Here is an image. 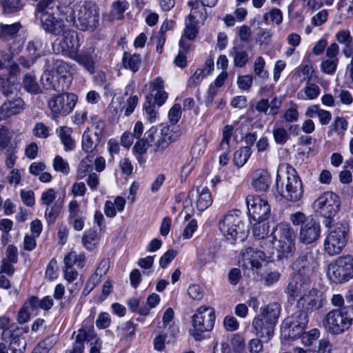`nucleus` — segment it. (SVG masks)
Wrapping results in <instances>:
<instances>
[{
    "mask_svg": "<svg viewBox=\"0 0 353 353\" xmlns=\"http://www.w3.org/2000/svg\"><path fill=\"white\" fill-rule=\"evenodd\" d=\"M268 223L263 221H257L253 227V235L260 241L271 238L279 260L292 256L296 250V232L291 225L288 223H279L274 228L270 235H268Z\"/></svg>",
    "mask_w": 353,
    "mask_h": 353,
    "instance_id": "f257e3e1",
    "label": "nucleus"
},
{
    "mask_svg": "<svg viewBox=\"0 0 353 353\" xmlns=\"http://www.w3.org/2000/svg\"><path fill=\"white\" fill-rule=\"evenodd\" d=\"M276 188L283 198L291 202L299 201L303 195L300 177L296 170L287 163H281L278 167Z\"/></svg>",
    "mask_w": 353,
    "mask_h": 353,
    "instance_id": "f03ea898",
    "label": "nucleus"
},
{
    "mask_svg": "<svg viewBox=\"0 0 353 353\" xmlns=\"http://www.w3.org/2000/svg\"><path fill=\"white\" fill-rule=\"evenodd\" d=\"M146 141L139 139L134 146V150L139 154L146 152L148 145H154L159 150H163L168 145L176 141L180 136V132L176 126H169L161 124L152 126L145 133Z\"/></svg>",
    "mask_w": 353,
    "mask_h": 353,
    "instance_id": "7ed1b4c3",
    "label": "nucleus"
},
{
    "mask_svg": "<svg viewBox=\"0 0 353 353\" xmlns=\"http://www.w3.org/2000/svg\"><path fill=\"white\" fill-rule=\"evenodd\" d=\"M69 16L65 21L81 30H92L97 28L99 22L97 6L92 2H79L68 8Z\"/></svg>",
    "mask_w": 353,
    "mask_h": 353,
    "instance_id": "20e7f679",
    "label": "nucleus"
},
{
    "mask_svg": "<svg viewBox=\"0 0 353 353\" xmlns=\"http://www.w3.org/2000/svg\"><path fill=\"white\" fill-rule=\"evenodd\" d=\"M272 239L259 241V248H247L242 250L239 261L240 265L247 270H258L262 262H268L276 252L272 243Z\"/></svg>",
    "mask_w": 353,
    "mask_h": 353,
    "instance_id": "39448f33",
    "label": "nucleus"
},
{
    "mask_svg": "<svg viewBox=\"0 0 353 353\" xmlns=\"http://www.w3.org/2000/svg\"><path fill=\"white\" fill-rule=\"evenodd\" d=\"M222 234L231 241L244 240L249 232V225L244 222L241 211L232 210L228 212L219 222Z\"/></svg>",
    "mask_w": 353,
    "mask_h": 353,
    "instance_id": "423d86ee",
    "label": "nucleus"
},
{
    "mask_svg": "<svg viewBox=\"0 0 353 353\" xmlns=\"http://www.w3.org/2000/svg\"><path fill=\"white\" fill-rule=\"evenodd\" d=\"M352 323V306L333 309L325 315L323 321L325 330L332 335L343 334L350 328Z\"/></svg>",
    "mask_w": 353,
    "mask_h": 353,
    "instance_id": "0eeeda50",
    "label": "nucleus"
},
{
    "mask_svg": "<svg viewBox=\"0 0 353 353\" xmlns=\"http://www.w3.org/2000/svg\"><path fill=\"white\" fill-rule=\"evenodd\" d=\"M328 230L323 241L325 252L333 256L340 254L346 246L349 237V225L346 222H337L328 225Z\"/></svg>",
    "mask_w": 353,
    "mask_h": 353,
    "instance_id": "6e6552de",
    "label": "nucleus"
},
{
    "mask_svg": "<svg viewBox=\"0 0 353 353\" xmlns=\"http://www.w3.org/2000/svg\"><path fill=\"white\" fill-rule=\"evenodd\" d=\"M341 206L340 199L333 192L327 191L321 194L313 202L312 208L314 213L325 218V225L328 227L331 220L335 216Z\"/></svg>",
    "mask_w": 353,
    "mask_h": 353,
    "instance_id": "1a4fd4ad",
    "label": "nucleus"
},
{
    "mask_svg": "<svg viewBox=\"0 0 353 353\" xmlns=\"http://www.w3.org/2000/svg\"><path fill=\"white\" fill-rule=\"evenodd\" d=\"M326 275L335 283H342L353 278V257L350 255L339 256L327 266Z\"/></svg>",
    "mask_w": 353,
    "mask_h": 353,
    "instance_id": "9d476101",
    "label": "nucleus"
},
{
    "mask_svg": "<svg viewBox=\"0 0 353 353\" xmlns=\"http://www.w3.org/2000/svg\"><path fill=\"white\" fill-rule=\"evenodd\" d=\"M57 8L56 3L52 4L49 8L36 10V17L40 20L41 27L48 33L54 36L61 35L65 31L68 25L64 20L55 16L54 11Z\"/></svg>",
    "mask_w": 353,
    "mask_h": 353,
    "instance_id": "9b49d317",
    "label": "nucleus"
},
{
    "mask_svg": "<svg viewBox=\"0 0 353 353\" xmlns=\"http://www.w3.org/2000/svg\"><path fill=\"white\" fill-rule=\"evenodd\" d=\"M77 101V95L73 93L64 92L53 96L48 103L51 118L57 119L61 116L69 114L74 108Z\"/></svg>",
    "mask_w": 353,
    "mask_h": 353,
    "instance_id": "f8f14e48",
    "label": "nucleus"
},
{
    "mask_svg": "<svg viewBox=\"0 0 353 353\" xmlns=\"http://www.w3.org/2000/svg\"><path fill=\"white\" fill-rule=\"evenodd\" d=\"M215 318L213 308L208 306H201L198 308L192 319L194 337L199 339L201 333L212 330L214 325Z\"/></svg>",
    "mask_w": 353,
    "mask_h": 353,
    "instance_id": "ddd939ff",
    "label": "nucleus"
},
{
    "mask_svg": "<svg viewBox=\"0 0 353 353\" xmlns=\"http://www.w3.org/2000/svg\"><path fill=\"white\" fill-rule=\"evenodd\" d=\"M245 201L249 215L254 221H264L269 217L270 206L265 198L250 194Z\"/></svg>",
    "mask_w": 353,
    "mask_h": 353,
    "instance_id": "4468645a",
    "label": "nucleus"
},
{
    "mask_svg": "<svg viewBox=\"0 0 353 353\" xmlns=\"http://www.w3.org/2000/svg\"><path fill=\"white\" fill-rule=\"evenodd\" d=\"M316 267V261L313 252L310 250H307L293 263L292 266V274H299L300 276L310 279V276Z\"/></svg>",
    "mask_w": 353,
    "mask_h": 353,
    "instance_id": "2eb2a0df",
    "label": "nucleus"
},
{
    "mask_svg": "<svg viewBox=\"0 0 353 353\" xmlns=\"http://www.w3.org/2000/svg\"><path fill=\"white\" fill-rule=\"evenodd\" d=\"M307 322V315L305 312H296L290 317L285 319L282 324V329H283V332H286V330H288L289 337L295 339L300 337L304 332Z\"/></svg>",
    "mask_w": 353,
    "mask_h": 353,
    "instance_id": "dca6fc26",
    "label": "nucleus"
},
{
    "mask_svg": "<svg viewBox=\"0 0 353 353\" xmlns=\"http://www.w3.org/2000/svg\"><path fill=\"white\" fill-rule=\"evenodd\" d=\"M310 287V279L292 274L285 292L291 300L299 301Z\"/></svg>",
    "mask_w": 353,
    "mask_h": 353,
    "instance_id": "f3484780",
    "label": "nucleus"
},
{
    "mask_svg": "<svg viewBox=\"0 0 353 353\" xmlns=\"http://www.w3.org/2000/svg\"><path fill=\"white\" fill-rule=\"evenodd\" d=\"M61 35L62 39L59 41L57 52H61L70 59L76 52H78L81 46L78 34L76 31L70 30L68 27Z\"/></svg>",
    "mask_w": 353,
    "mask_h": 353,
    "instance_id": "a211bd4d",
    "label": "nucleus"
},
{
    "mask_svg": "<svg viewBox=\"0 0 353 353\" xmlns=\"http://www.w3.org/2000/svg\"><path fill=\"white\" fill-rule=\"evenodd\" d=\"M321 234V227L319 222L310 218L300 227L299 241L304 245H311L319 239Z\"/></svg>",
    "mask_w": 353,
    "mask_h": 353,
    "instance_id": "6ab92c4d",
    "label": "nucleus"
},
{
    "mask_svg": "<svg viewBox=\"0 0 353 353\" xmlns=\"http://www.w3.org/2000/svg\"><path fill=\"white\" fill-rule=\"evenodd\" d=\"M70 59L82 65L90 74L94 73L97 54L93 46H85L81 51L79 50Z\"/></svg>",
    "mask_w": 353,
    "mask_h": 353,
    "instance_id": "aec40b11",
    "label": "nucleus"
},
{
    "mask_svg": "<svg viewBox=\"0 0 353 353\" xmlns=\"http://www.w3.org/2000/svg\"><path fill=\"white\" fill-rule=\"evenodd\" d=\"M212 353H248L245 350L244 338L240 334H234L230 340L229 345L225 341L219 344L215 343Z\"/></svg>",
    "mask_w": 353,
    "mask_h": 353,
    "instance_id": "412c9836",
    "label": "nucleus"
},
{
    "mask_svg": "<svg viewBox=\"0 0 353 353\" xmlns=\"http://www.w3.org/2000/svg\"><path fill=\"white\" fill-rule=\"evenodd\" d=\"M243 139V132L237 124L227 125L223 130V138L220 147L221 150L229 151L230 147L236 145Z\"/></svg>",
    "mask_w": 353,
    "mask_h": 353,
    "instance_id": "4be33fe9",
    "label": "nucleus"
},
{
    "mask_svg": "<svg viewBox=\"0 0 353 353\" xmlns=\"http://www.w3.org/2000/svg\"><path fill=\"white\" fill-rule=\"evenodd\" d=\"M20 69L17 64L12 63L9 69L8 74L0 75V88L5 93L12 92L19 85L18 74Z\"/></svg>",
    "mask_w": 353,
    "mask_h": 353,
    "instance_id": "5701e85b",
    "label": "nucleus"
},
{
    "mask_svg": "<svg viewBox=\"0 0 353 353\" xmlns=\"http://www.w3.org/2000/svg\"><path fill=\"white\" fill-rule=\"evenodd\" d=\"M68 219L72 228L77 231L83 229L86 220V213L80 209V204L74 199L68 203Z\"/></svg>",
    "mask_w": 353,
    "mask_h": 353,
    "instance_id": "b1692460",
    "label": "nucleus"
},
{
    "mask_svg": "<svg viewBox=\"0 0 353 353\" xmlns=\"http://www.w3.org/2000/svg\"><path fill=\"white\" fill-rule=\"evenodd\" d=\"M42 43L41 41H32L28 42L26 51L28 54L26 57H21L19 59L20 63L25 68H30L41 56V48Z\"/></svg>",
    "mask_w": 353,
    "mask_h": 353,
    "instance_id": "393cba45",
    "label": "nucleus"
},
{
    "mask_svg": "<svg viewBox=\"0 0 353 353\" xmlns=\"http://www.w3.org/2000/svg\"><path fill=\"white\" fill-rule=\"evenodd\" d=\"M252 325L258 336L269 339L272 336L274 327L268 325V320L263 318L261 312L254 317Z\"/></svg>",
    "mask_w": 353,
    "mask_h": 353,
    "instance_id": "a878e982",
    "label": "nucleus"
},
{
    "mask_svg": "<svg viewBox=\"0 0 353 353\" xmlns=\"http://www.w3.org/2000/svg\"><path fill=\"white\" fill-rule=\"evenodd\" d=\"M24 109V102L21 98L5 102L0 108V120H6L19 114Z\"/></svg>",
    "mask_w": 353,
    "mask_h": 353,
    "instance_id": "bb28decb",
    "label": "nucleus"
},
{
    "mask_svg": "<svg viewBox=\"0 0 353 353\" xmlns=\"http://www.w3.org/2000/svg\"><path fill=\"white\" fill-rule=\"evenodd\" d=\"M214 70V61L212 59H208L205 63L197 68L194 73L191 76L188 81V87H195L198 85L203 79Z\"/></svg>",
    "mask_w": 353,
    "mask_h": 353,
    "instance_id": "cd10ccee",
    "label": "nucleus"
},
{
    "mask_svg": "<svg viewBox=\"0 0 353 353\" xmlns=\"http://www.w3.org/2000/svg\"><path fill=\"white\" fill-rule=\"evenodd\" d=\"M194 193H196V207L198 210L204 211L212 205V199L211 193L208 188H203L201 190L197 189L196 192H194V190H192L189 192V197L193 198L194 196Z\"/></svg>",
    "mask_w": 353,
    "mask_h": 353,
    "instance_id": "c85d7f7f",
    "label": "nucleus"
},
{
    "mask_svg": "<svg viewBox=\"0 0 353 353\" xmlns=\"http://www.w3.org/2000/svg\"><path fill=\"white\" fill-rule=\"evenodd\" d=\"M199 23H196L191 20L185 19V28L183 30V34L179 41L180 48L183 50L187 51L190 48V43L186 41L194 40L198 33L197 26Z\"/></svg>",
    "mask_w": 353,
    "mask_h": 353,
    "instance_id": "c756f323",
    "label": "nucleus"
},
{
    "mask_svg": "<svg viewBox=\"0 0 353 353\" xmlns=\"http://www.w3.org/2000/svg\"><path fill=\"white\" fill-rule=\"evenodd\" d=\"M188 6L191 7V10L189 16L186 18L188 20H191L196 23H203L207 17V12L205 6L201 1H188Z\"/></svg>",
    "mask_w": 353,
    "mask_h": 353,
    "instance_id": "7c9ffc66",
    "label": "nucleus"
},
{
    "mask_svg": "<svg viewBox=\"0 0 353 353\" xmlns=\"http://www.w3.org/2000/svg\"><path fill=\"white\" fill-rule=\"evenodd\" d=\"M270 175L266 170H258L254 172L252 186L256 191H267L270 187Z\"/></svg>",
    "mask_w": 353,
    "mask_h": 353,
    "instance_id": "2f4dec72",
    "label": "nucleus"
},
{
    "mask_svg": "<svg viewBox=\"0 0 353 353\" xmlns=\"http://www.w3.org/2000/svg\"><path fill=\"white\" fill-rule=\"evenodd\" d=\"M281 307L276 302L270 303L261 308L260 312L263 318L268 320V325H276L280 316Z\"/></svg>",
    "mask_w": 353,
    "mask_h": 353,
    "instance_id": "473e14b6",
    "label": "nucleus"
},
{
    "mask_svg": "<svg viewBox=\"0 0 353 353\" xmlns=\"http://www.w3.org/2000/svg\"><path fill=\"white\" fill-rule=\"evenodd\" d=\"M319 292L314 288L309 289L298 301L306 310H313L321 306Z\"/></svg>",
    "mask_w": 353,
    "mask_h": 353,
    "instance_id": "72a5a7b5",
    "label": "nucleus"
},
{
    "mask_svg": "<svg viewBox=\"0 0 353 353\" xmlns=\"http://www.w3.org/2000/svg\"><path fill=\"white\" fill-rule=\"evenodd\" d=\"M336 40L339 43L343 46L342 52L346 58L351 57L353 52V47L352 43L353 41V37L351 35V32L349 30H340L335 35Z\"/></svg>",
    "mask_w": 353,
    "mask_h": 353,
    "instance_id": "f704fd0d",
    "label": "nucleus"
},
{
    "mask_svg": "<svg viewBox=\"0 0 353 353\" xmlns=\"http://www.w3.org/2000/svg\"><path fill=\"white\" fill-rule=\"evenodd\" d=\"M72 128L68 126H60L57 129V133L65 151L73 150L75 148V141L72 137Z\"/></svg>",
    "mask_w": 353,
    "mask_h": 353,
    "instance_id": "c9c22d12",
    "label": "nucleus"
},
{
    "mask_svg": "<svg viewBox=\"0 0 353 353\" xmlns=\"http://www.w3.org/2000/svg\"><path fill=\"white\" fill-rule=\"evenodd\" d=\"M320 93L321 89L317 84L307 82L298 93V97L302 100H314L319 96Z\"/></svg>",
    "mask_w": 353,
    "mask_h": 353,
    "instance_id": "e433bc0d",
    "label": "nucleus"
},
{
    "mask_svg": "<svg viewBox=\"0 0 353 353\" xmlns=\"http://www.w3.org/2000/svg\"><path fill=\"white\" fill-rule=\"evenodd\" d=\"M100 141L99 138L93 134L90 128H87L82 136V148L87 152H91L97 146Z\"/></svg>",
    "mask_w": 353,
    "mask_h": 353,
    "instance_id": "4c0bfd02",
    "label": "nucleus"
},
{
    "mask_svg": "<svg viewBox=\"0 0 353 353\" xmlns=\"http://www.w3.org/2000/svg\"><path fill=\"white\" fill-rule=\"evenodd\" d=\"M141 61V56L139 54H131L126 52L123 53L122 58L123 68L130 70L132 72L139 70Z\"/></svg>",
    "mask_w": 353,
    "mask_h": 353,
    "instance_id": "58836bf2",
    "label": "nucleus"
},
{
    "mask_svg": "<svg viewBox=\"0 0 353 353\" xmlns=\"http://www.w3.org/2000/svg\"><path fill=\"white\" fill-rule=\"evenodd\" d=\"M53 69L61 77L68 79L71 78L75 69V65L63 60H57L54 63Z\"/></svg>",
    "mask_w": 353,
    "mask_h": 353,
    "instance_id": "ea45409f",
    "label": "nucleus"
},
{
    "mask_svg": "<svg viewBox=\"0 0 353 353\" xmlns=\"http://www.w3.org/2000/svg\"><path fill=\"white\" fill-rule=\"evenodd\" d=\"M94 162V156L91 154L87 155L83 158L79 164L77 170V178L82 179L85 178L92 170Z\"/></svg>",
    "mask_w": 353,
    "mask_h": 353,
    "instance_id": "a19ab883",
    "label": "nucleus"
},
{
    "mask_svg": "<svg viewBox=\"0 0 353 353\" xmlns=\"http://www.w3.org/2000/svg\"><path fill=\"white\" fill-rule=\"evenodd\" d=\"M230 55L233 57L234 65L238 68L244 67L249 60L248 52L238 47H233L230 50Z\"/></svg>",
    "mask_w": 353,
    "mask_h": 353,
    "instance_id": "79ce46f5",
    "label": "nucleus"
},
{
    "mask_svg": "<svg viewBox=\"0 0 353 353\" xmlns=\"http://www.w3.org/2000/svg\"><path fill=\"white\" fill-rule=\"evenodd\" d=\"M101 239L99 232L90 230L85 231L82 238V242L86 249L92 250L99 243Z\"/></svg>",
    "mask_w": 353,
    "mask_h": 353,
    "instance_id": "37998d69",
    "label": "nucleus"
},
{
    "mask_svg": "<svg viewBox=\"0 0 353 353\" xmlns=\"http://www.w3.org/2000/svg\"><path fill=\"white\" fill-rule=\"evenodd\" d=\"M252 154L251 148L244 146L236 150L233 155V161L237 167H242L248 161Z\"/></svg>",
    "mask_w": 353,
    "mask_h": 353,
    "instance_id": "c03bdc74",
    "label": "nucleus"
},
{
    "mask_svg": "<svg viewBox=\"0 0 353 353\" xmlns=\"http://www.w3.org/2000/svg\"><path fill=\"white\" fill-rule=\"evenodd\" d=\"M85 256L84 254H77L75 252H70L64 258V266L74 267L82 268L84 265Z\"/></svg>",
    "mask_w": 353,
    "mask_h": 353,
    "instance_id": "a18cd8bd",
    "label": "nucleus"
},
{
    "mask_svg": "<svg viewBox=\"0 0 353 353\" xmlns=\"http://www.w3.org/2000/svg\"><path fill=\"white\" fill-rule=\"evenodd\" d=\"M41 81L47 90H59L63 89V87H61L60 84L56 81V77L50 72H45L43 74Z\"/></svg>",
    "mask_w": 353,
    "mask_h": 353,
    "instance_id": "49530a36",
    "label": "nucleus"
},
{
    "mask_svg": "<svg viewBox=\"0 0 353 353\" xmlns=\"http://www.w3.org/2000/svg\"><path fill=\"white\" fill-rule=\"evenodd\" d=\"M135 325L131 321H125L120 324L117 329V334L121 338L126 339L134 335Z\"/></svg>",
    "mask_w": 353,
    "mask_h": 353,
    "instance_id": "de8ad7c7",
    "label": "nucleus"
},
{
    "mask_svg": "<svg viewBox=\"0 0 353 353\" xmlns=\"http://www.w3.org/2000/svg\"><path fill=\"white\" fill-rule=\"evenodd\" d=\"M174 311L171 307H168L163 313L162 318V325L157 328L165 330L166 332H172L174 327Z\"/></svg>",
    "mask_w": 353,
    "mask_h": 353,
    "instance_id": "09e8293b",
    "label": "nucleus"
},
{
    "mask_svg": "<svg viewBox=\"0 0 353 353\" xmlns=\"http://www.w3.org/2000/svg\"><path fill=\"white\" fill-rule=\"evenodd\" d=\"M265 61L261 56H258L254 59L253 63V71L256 76L263 79H266L269 77L268 71L265 70Z\"/></svg>",
    "mask_w": 353,
    "mask_h": 353,
    "instance_id": "8fccbe9b",
    "label": "nucleus"
},
{
    "mask_svg": "<svg viewBox=\"0 0 353 353\" xmlns=\"http://www.w3.org/2000/svg\"><path fill=\"white\" fill-rule=\"evenodd\" d=\"M161 298L157 294L152 293L150 294L146 301L147 306L141 307L139 310V313L141 315L147 316L150 313V310L156 307L160 303Z\"/></svg>",
    "mask_w": 353,
    "mask_h": 353,
    "instance_id": "3c124183",
    "label": "nucleus"
},
{
    "mask_svg": "<svg viewBox=\"0 0 353 353\" xmlns=\"http://www.w3.org/2000/svg\"><path fill=\"white\" fill-rule=\"evenodd\" d=\"M12 133L6 128H2L0 130V148L6 150V152L12 149H16L11 143Z\"/></svg>",
    "mask_w": 353,
    "mask_h": 353,
    "instance_id": "603ef678",
    "label": "nucleus"
},
{
    "mask_svg": "<svg viewBox=\"0 0 353 353\" xmlns=\"http://www.w3.org/2000/svg\"><path fill=\"white\" fill-rule=\"evenodd\" d=\"M23 86L27 92L32 94H37L40 90L35 77L31 74H27L24 76L23 79Z\"/></svg>",
    "mask_w": 353,
    "mask_h": 353,
    "instance_id": "864d4df0",
    "label": "nucleus"
},
{
    "mask_svg": "<svg viewBox=\"0 0 353 353\" xmlns=\"http://www.w3.org/2000/svg\"><path fill=\"white\" fill-rule=\"evenodd\" d=\"M143 110L149 122L153 123L159 119V114L155 109V103L152 101V99L147 98L146 101L143 104Z\"/></svg>",
    "mask_w": 353,
    "mask_h": 353,
    "instance_id": "5fc2aeb1",
    "label": "nucleus"
},
{
    "mask_svg": "<svg viewBox=\"0 0 353 353\" xmlns=\"http://www.w3.org/2000/svg\"><path fill=\"white\" fill-rule=\"evenodd\" d=\"M57 336L52 335L46 338L43 341L40 342L34 353H48V352L52 348L57 341Z\"/></svg>",
    "mask_w": 353,
    "mask_h": 353,
    "instance_id": "6e6d98bb",
    "label": "nucleus"
},
{
    "mask_svg": "<svg viewBox=\"0 0 353 353\" xmlns=\"http://www.w3.org/2000/svg\"><path fill=\"white\" fill-rule=\"evenodd\" d=\"M128 3L125 1H117L112 3L111 10L112 19H121L123 12L128 9Z\"/></svg>",
    "mask_w": 353,
    "mask_h": 353,
    "instance_id": "4d7b16f0",
    "label": "nucleus"
},
{
    "mask_svg": "<svg viewBox=\"0 0 353 353\" xmlns=\"http://www.w3.org/2000/svg\"><path fill=\"white\" fill-rule=\"evenodd\" d=\"M348 123L346 119L341 117H336L331 125L332 130L339 137H343L347 131Z\"/></svg>",
    "mask_w": 353,
    "mask_h": 353,
    "instance_id": "13d9d810",
    "label": "nucleus"
},
{
    "mask_svg": "<svg viewBox=\"0 0 353 353\" xmlns=\"http://www.w3.org/2000/svg\"><path fill=\"white\" fill-rule=\"evenodd\" d=\"M157 335L153 340L154 348L157 351H162L165 348V343L167 338V335L170 332L157 328Z\"/></svg>",
    "mask_w": 353,
    "mask_h": 353,
    "instance_id": "bf43d9fd",
    "label": "nucleus"
},
{
    "mask_svg": "<svg viewBox=\"0 0 353 353\" xmlns=\"http://www.w3.org/2000/svg\"><path fill=\"white\" fill-rule=\"evenodd\" d=\"M21 28L19 23H14L10 25H0V35L7 39L16 34Z\"/></svg>",
    "mask_w": 353,
    "mask_h": 353,
    "instance_id": "052dcab7",
    "label": "nucleus"
},
{
    "mask_svg": "<svg viewBox=\"0 0 353 353\" xmlns=\"http://www.w3.org/2000/svg\"><path fill=\"white\" fill-rule=\"evenodd\" d=\"M92 120V133L94 136L99 138L100 139H102L103 137V131L105 128V123L104 121L98 118L97 117H92L91 118Z\"/></svg>",
    "mask_w": 353,
    "mask_h": 353,
    "instance_id": "680f3d73",
    "label": "nucleus"
},
{
    "mask_svg": "<svg viewBox=\"0 0 353 353\" xmlns=\"http://www.w3.org/2000/svg\"><path fill=\"white\" fill-rule=\"evenodd\" d=\"M53 168L55 171L63 173L65 175L70 172V165L67 161L61 156H56L53 160Z\"/></svg>",
    "mask_w": 353,
    "mask_h": 353,
    "instance_id": "e2e57ef3",
    "label": "nucleus"
},
{
    "mask_svg": "<svg viewBox=\"0 0 353 353\" xmlns=\"http://www.w3.org/2000/svg\"><path fill=\"white\" fill-rule=\"evenodd\" d=\"M335 96L339 99L340 102L345 105H350L353 103V96L345 89H334Z\"/></svg>",
    "mask_w": 353,
    "mask_h": 353,
    "instance_id": "0e129e2a",
    "label": "nucleus"
},
{
    "mask_svg": "<svg viewBox=\"0 0 353 353\" xmlns=\"http://www.w3.org/2000/svg\"><path fill=\"white\" fill-rule=\"evenodd\" d=\"M272 132L274 139L277 144H284L289 138L286 130L283 127L275 125Z\"/></svg>",
    "mask_w": 353,
    "mask_h": 353,
    "instance_id": "69168bd1",
    "label": "nucleus"
},
{
    "mask_svg": "<svg viewBox=\"0 0 353 353\" xmlns=\"http://www.w3.org/2000/svg\"><path fill=\"white\" fill-rule=\"evenodd\" d=\"M338 63L339 59H326L321 62L320 68L323 72L333 74L336 70Z\"/></svg>",
    "mask_w": 353,
    "mask_h": 353,
    "instance_id": "338daca9",
    "label": "nucleus"
},
{
    "mask_svg": "<svg viewBox=\"0 0 353 353\" xmlns=\"http://www.w3.org/2000/svg\"><path fill=\"white\" fill-rule=\"evenodd\" d=\"M57 198V192L53 188H48L41 193L40 202L43 205L50 207Z\"/></svg>",
    "mask_w": 353,
    "mask_h": 353,
    "instance_id": "774afa93",
    "label": "nucleus"
}]
</instances>
